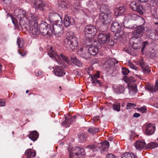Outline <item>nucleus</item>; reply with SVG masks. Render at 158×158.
<instances>
[{"label": "nucleus", "instance_id": "obj_1", "mask_svg": "<svg viewBox=\"0 0 158 158\" xmlns=\"http://www.w3.org/2000/svg\"><path fill=\"white\" fill-rule=\"evenodd\" d=\"M66 38L64 41V46L68 50L70 51L75 49L78 46V39L72 31L66 33Z\"/></svg>", "mask_w": 158, "mask_h": 158}, {"label": "nucleus", "instance_id": "obj_2", "mask_svg": "<svg viewBox=\"0 0 158 158\" xmlns=\"http://www.w3.org/2000/svg\"><path fill=\"white\" fill-rule=\"evenodd\" d=\"M100 12L99 19L103 25L108 24L111 23L112 20V17L109 14V10L105 5H102L100 7Z\"/></svg>", "mask_w": 158, "mask_h": 158}, {"label": "nucleus", "instance_id": "obj_3", "mask_svg": "<svg viewBox=\"0 0 158 158\" xmlns=\"http://www.w3.org/2000/svg\"><path fill=\"white\" fill-rule=\"evenodd\" d=\"M50 57L54 58L58 63H61L63 62H66L68 64L70 63V60L67 57L65 56L63 54L61 53L58 55L54 52L52 50V47L50 48V50L48 53Z\"/></svg>", "mask_w": 158, "mask_h": 158}, {"label": "nucleus", "instance_id": "obj_4", "mask_svg": "<svg viewBox=\"0 0 158 158\" xmlns=\"http://www.w3.org/2000/svg\"><path fill=\"white\" fill-rule=\"evenodd\" d=\"M47 27L50 29L51 35L52 34L56 37L60 36L63 34V27L62 25L57 24L48 25Z\"/></svg>", "mask_w": 158, "mask_h": 158}, {"label": "nucleus", "instance_id": "obj_5", "mask_svg": "<svg viewBox=\"0 0 158 158\" xmlns=\"http://www.w3.org/2000/svg\"><path fill=\"white\" fill-rule=\"evenodd\" d=\"M109 147V142L107 141H105L101 142L100 143H97L96 145L95 144L88 145L87 146V148L92 150L96 148H98L101 149V151H102L101 152H102V151H107Z\"/></svg>", "mask_w": 158, "mask_h": 158}, {"label": "nucleus", "instance_id": "obj_6", "mask_svg": "<svg viewBox=\"0 0 158 158\" xmlns=\"http://www.w3.org/2000/svg\"><path fill=\"white\" fill-rule=\"evenodd\" d=\"M84 31L85 36L94 37L97 33V30L95 26L90 25L86 26Z\"/></svg>", "mask_w": 158, "mask_h": 158}, {"label": "nucleus", "instance_id": "obj_7", "mask_svg": "<svg viewBox=\"0 0 158 158\" xmlns=\"http://www.w3.org/2000/svg\"><path fill=\"white\" fill-rule=\"evenodd\" d=\"M30 1L33 3V6L35 9L41 11L45 10L46 5L43 1L42 0H30Z\"/></svg>", "mask_w": 158, "mask_h": 158}, {"label": "nucleus", "instance_id": "obj_8", "mask_svg": "<svg viewBox=\"0 0 158 158\" xmlns=\"http://www.w3.org/2000/svg\"><path fill=\"white\" fill-rule=\"evenodd\" d=\"M109 39V36L104 32L100 33L98 35V44L100 46L107 43Z\"/></svg>", "mask_w": 158, "mask_h": 158}, {"label": "nucleus", "instance_id": "obj_9", "mask_svg": "<svg viewBox=\"0 0 158 158\" xmlns=\"http://www.w3.org/2000/svg\"><path fill=\"white\" fill-rule=\"evenodd\" d=\"M14 14L15 15L20 21L24 20L25 18L26 19L27 18V14L25 11L23 10L16 8L14 10Z\"/></svg>", "mask_w": 158, "mask_h": 158}, {"label": "nucleus", "instance_id": "obj_10", "mask_svg": "<svg viewBox=\"0 0 158 158\" xmlns=\"http://www.w3.org/2000/svg\"><path fill=\"white\" fill-rule=\"evenodd\" d=\"M47 26L46 23H42L39 25V31L42 35H47L50 36L51 33L50 30H47Z\"/></svg>", "mask_w": 158, "mask_h": 158}, {"label": "nucleus", "instance_id": "obj_11", "mask_svg": "<svg viewBox=\"0 0 158 158\" xmlns=\"http://www.w3.org/2000/svg\"><path fill=\"white\" fill-rule=\"evenodd\" d=\"M145 31V28L142 25H141L136 27L134 32V37H137L139 38L142 37Z\"/></svg>", "mask_w": 158, "mask_h": 158}, {"label": "nucleus", "instance_id": "obj_12", "mask_svg": "<svg viewBox=\"0 0 158 158\" xmlns=\"http://www.w3.org/2000/svg\"><path fill=\"white\" fill-rule=\"evenodd\" d=\"M74 154L77 156L81 155L82 157H84L85 155L84 149L78 147H75L72 151V154Z\"/></svg>", "mask_w": 158, "mask_h": 158}, {"label": "nucleus", "instance_id": "obj_13", "mask_svg": "<svg viewBox=\"0 0 158 158\" xmlns=\"http://www.w3.org/2000/svg\"><path fill=\"white\" fill-rule=\"evenodd\" d=\"M49 18L51 21L55 23L61 22L62 19L60 15L58 13L54 12H52L50 13L49 15Z\"/></svg>", "mask_w": 158, "mask_h": 158}, {"label": "nucleus", "instance_id": "obj_14", "mask_svg": "<svg viewBox=\"0 0 158 158\" xmlns=\"http://www.w3.org/2000/svg\"><path fill=\"white\" fill-rule=\"evenodd\" d=\"M53 72L55 75L58 77H63L65 74L63 68L57 66L55 67Z\"/></svg>", "mask_w": 158, "mask_h": 158}, {"label": "nucleus", "instance_id": "obj_15", "mask_svg": "<svg viewBox=\"0 0 158 158\" xmlns=\"http://www.w3.org/2000/svg\"><path fill=\"white\" fill-rule=\"evenodd\" d=\"M155 127L153 124L149 123L147 126L146 129V134L147 135H152L155 132Z\"/></svg>", "mask_w": 158, "mask_h": 158}, {"label": "nucleus", "instance_id": "obj_16", "mask_svg": "<svg viewBox=\"0 0 158 158\" xmlns=\"http://www.w3.org/2000/svg\"><path fill=\"white\" fill-rule=\"evenodd\" d=\"M100 48V47L98 44L97 46H94L89 47L88 48V51L90 55L94 56L97 54L98 52V48Z\"/></svg>", "mask_w": 158, "mask_h": 158}, {"label": "nucleus", "instance_id": "obj_17", "mask_svg": "<svg viewBox=\"0 0 158 158\" xmlns=\"http://www.w3.org/2000/svg\"><path fill=\"white\" fill-rule=\"evenodd\" d=\"M122 25L114 21L113 23L111 26V30L112 32H118V31L122 29Z\"/></svg>", "mask_w": 158, "mask_h": 158}, {"label": "nucleus", "instance_id": "obj_18", "mask_svg": "<svg viewBox=\"0 0 158 158\" xmlns=\"http://www.w3.org/2000/svg\"><path fill=\"white\" fill-rule=\"evenodd\" d=\"M29 30L33 35H36L39 34L40 31L38 30L37 23L36 22H34V24H32L30 27Z\"/></svg>", "mask_w": 158, "mask_h": 158}, {"label": "nucleus", "instance_id": "obj_19", "mask_svg": "<svg viewBox=\"0 0 158 158\" xmlns=\"http://www.w3.org/2000/svg\"><path fill=\"white\" fill-rule=\"evenodd\" d=\"M140 65L141 66L143 72L145 74H148L150 72V69L149 66L146 65L143 59L140 61Z\"/></svg>", "mask_w": 158, "mask_h": 158}, {"label": "nucleus", "instance_id": "obj_20", "mask_svg": "<svg viewBox=\"0 0 158 158\" xmlns=\"http://www.w3.org/2000/svg\"><path fill=\"white\" fill-rule=\"evenodd\" d=\"M126 11V8L124 6L119 7L114 11V15L117 17L122 15Z\"/></svg>", "mask_w": 158, "mask_h": 158}, {"label": "nucleus", "instance_id": "obj_21", "mask_svg": "<svg viewBox=\"0 0 158 158\" xmlns=\"http://www.w3.org/2000/svg\"><path fill=\"white\" fill-rule=\"evenodd\" d=\"M78 53L83 58H87L89 57V52H87V49L85 48H81L78 51Z\"/></svg>", "mask_w": 158, "mask_h": 158}, {"label": "nucleus", "instance_id": "obj_22", "mask_svg": "<svg viewBox=\"0 0 158 158\" xmlns=\"http://www.w3.org/2000/svg\"><path fill=\"white\" fill-rule=\"evenodd\" d=\"M146 143L144 141H141L138 140L135 143V148L139 150H142L143 148H145Z\"/></svg>", "mask_w": 158, "mask_h": 158}, {"label": "nucleus", "instance_id": "obj_23", "mask_svg": "<svg viewBox=\"0 0 158 158\" xmlns=\"http://www.w3.org/2000/svg\"><path fill=\"white\" fill-rule=\"evenodd\" d=\"M73 21V18L69 17L67 16H66L64 17V25L66 27H67L70 25H72L74 23Z\"/></svg>", "mask_w": 158, "mask_h": 158}, {"label": "nucleus", "instance_id": "obj_24", "mask_svg": "<svg viewBox=\"0 0 158 158\" xmlns=\"http://www.w3.org/2000/svg\"><path fill=\"white\" fill-rule=\"evenodd\" d=\"M39 137V133L36 131H30L29 135V138L33 141H35Z\"/></svg>", "mask_w": 158, "mask_h": 158}, {"label": "nucleus", "instance_id": "obj_25", "mask_svg": "<svg viewBox=\"0 0 158 158\" xmlns=\"http://www.w3.org/2000/svg\"><path fill=\"white\" fill-rule=\"evenodd\" d=\"M132 39L134 40V41L133 42V48L135 49H139L140 48L141 39L138 37V42H136V40H136V37H133Z\"/></svg>", "mask_w": 158, "mask_h": 158}, {"label": "nucleus", "instance_id": "obj_26", "mask_svg": "<svg viewBox=\"0 0 158 158\" xmlns=\"http://www.w3.org/2000/svg\"><path fill=\"white\" fill-rule=\"evenodd\" d=\"M135 10L139 13L140 15H142L143 14V12L145 11V9L144 7L141 4L137 3L136 9Z\"/></svg>", "mask_w": 158, "mask_h": 158}, {"label": "nucleus", "instance_id": "obj_27", "mask_svg": "<svg viewBox=\"0 0 158 158\" xmlns=\"http://www.w3.org/2000/svg\"><path fill=\"white\" fill-rule=\"evenodd\" d=\"M85 37V40L84 42V44L88 47L91 46L93 45V43L94 41V37Z\"/></svg>", "mask_w": 158, "mask_h": 158}, {"label": "nucleus", "instance_id": "obj_28", "mask_svg": "<svg viewBox=\"0 0 158 158\" xmlns=\"http://www.w3.org/2000/svg\"><path fill=\"white\" fill-rule=\"evenodd\" d=\"M25 154L27 158H31L35 156L36 153L35 152L32 151L31 149H28L26 151Z\"/></svg>", "mask_w": 158, "mask_h": 158}, {"label": "nucleus", "instance_id": "obj_29", "mask_svg": "<svg viewBox=\"0 0 158 158\" xmlns=\"http://www.w3.org/2000/svg\"><path fill=\"white\" fill-rule=\"evenodd\" d=\"M126 33L122 30H120L118 32H117L115 33V36L114 38L117 39H120L121 38H123L124 37Z\"/></svg>", "mask_w": 158, "mask_h": 158}, {"label": "nucleus", "instance_id": "obj_30", "mask_svg": "<svg viewBox=\"0 0 158 158\" xmlns=\"http://www.w3.org/2000/svg\"><path fill=\"white\" fill-rule=\"evenodd\" d=\"M70 58L71 61L73 64H74L75 65L78 67H81L82 66V64L80 60L77 59L75 56L73 55L71 56Z\"/></svg>", "mask_w": 158, "mask_h": 158}, {"label": "nucleus", "instance_id": "obj_31", "mask_svg": "<svg viewBox=\"0 0 158 158\" xmlns=\"http://www.w3.org/2000/svg\"><path fill=\"white\" fill-rule=\"evenodd\" d=\"M72 122H73L71 121V120L69 116L67 118L65 117V120L61 124L65 127H69V125Z\"/></svg>", "mask_w": 158, "mask_h": 158}, {"label": "nucleus", "instance_id": "obj_32", "mask_svg": "<svg viewBox=\"0 0 158 158\" xmlns=\"http://www.w3.org/2000/svg\"><path fill=\"white\" fill-rule=\"evenodd\" d=\"M27 18L29 20H32V24H34V22H36L38 18L37 16L32 14H30L27 15Z\"/></svg>", "mask_w": 158, "mask_h": 158}, {"label": "nucleus", "instance_id": "obj_33", "mask_svg": "<svg viewBox=\"0 0 158 158\" xmlns=\"http://www.w3.org/2000/svg\"><path fill=\"white\" fill-rule=\"evenodd\" d=\"M158 146V143L156 142H151L145 146L146 149H153Z\"/></svg>", "mask_w": 158, "mask_h": 158}, {"label": "nucleus", "instance_id": "obj_34", "mask_svg": "<svg viewBox=\"0 0 158 158\" xmlns=\"http://www.w3.org/2000/svg\"><path fill=\"white\" fill-rule=\"evenodd\" d=\"M99 131V129L98 128L90 127L87 130V131L91 134H94L97 132Z\"/></svg>", "mask_w": 158, "mask_h": 158}, {"label": "nucleus", "instance_id": "obj_35", "mask_svg": "<svg viewBox=\"0 0 158 158\" xmlns=\"http://www.w3.org/2000/svg\"><path fill=\"white\" fill-rule=\"evenodd\" d=\"M126 81L128 83V86L132 85V83L136 81L134 78L131 76L129 77H127Z\"/></svg>", "mask_w": 158, "mask_h": 158}, {"label": "nucleus", "instance_id": "obj_36", "mask_svg": "<svg viewBox=\"0 0 158 158\" xmlns=\"http://www.w3.org/2000/svg\"><path fill=\"white\" fill-rule=\"evenodd\" d=\"M124 90V86L123 85H119L115 89L116 91L118 93H123Z\"/></svg>", "mask_w": 158, "mask_h": 158}, {"label": "nucleus", "instance_id": "obj_37", "mask_svg": "<svg viewBox=\"0 0 158 158\" xmlns=\"http://www.w3.org/2000/svg\"><path fill=\"white\" fill-rule=\"evenodd\" d=\"M91 79L92 81V83L93 84H95L98 86H102V84L101 82L100 81L94 79L93 77H91Z\"/></svg>", "mask_w": 158, "mask_h": 158}, {"label": "nucleus", "instance_id": "obj_38", "mask_svg": "<svg viewBox=\"0 0 158 158\" xmlns=\"http://www.w3.org/2000/svg\"><path fill=\"white\" fill-rule=\"evenodd\" d=\"M145 89L152 92H155L156 90L157 89L152 86L150 85H148L145 87Z\"/></svg>", "mask_w": 158, "mask_h": 158}, {"label": "nucleus", "instance_id": "obj_39", "mask_svg": "<svg viewBox=\"0 0 158 158\" xmlns=\"http://www.w3.org/2000/svg\"><path fill=\"white\" fill-rule=\"evenodd\" d=\"M11 19L12 23L15 26L18 28L19 29L20 27H21L20 23L19 24L17 22V20L15 17H12Z\"/></svg>", "mask_w": 158, "mask_h": 158}, {"label": "nucleus", "instance_id": "obj_40", "mask_svg": "<svg viewBox=\"0 0 158 158\" xmlns=\"http://www.w3.org/2000/svg\"><path fill=\"white\" fill-rule=\"evenodd\" d=\"M129 89L130 90H132L135 93L137 92L138 90L137 88V85L136 84H135L134 85H133L128 86Z\"/></svg>", "mask_w": 158, "mask_h": 158}, {"label": "nucleus", "instance_id": "obj_41", "mask_svg": "<svg viewBox=\"0 0 158 158\" xmlns=\"http://www.w3.org/2000/svg\"><path fill=\"white\" fill-rule=\"evenodd\" d=\"M113 108L114 110L117 111H120V105L119 103H115L113 105Z\"/></svg>", "mask_w": 158, "mask_h": 158}, {"label": "nucleus", "instance_id": "obj_42", "mask_svg": "<svg viewBox=\"0 0 158 158\" xmlns=\"http://www.w3.org/2000/svg\"><path fill=\"white\" fill-rule=\"evenodd\" d=\"M131 156H134V154L133 153H130L128 152H125L122 155L121 158H131Z\"/></svg>", "mask_w": 158, "mask_h": 158}, {"label": "nucleus", "instance_id": "obj_43", "mask_svg": "<svg viewBox=\"0 0 158 158\" xmlns=\"http://www.w3.org/2000/svg\"><path fill=\"white\" fill-rule=\"evenodd\" d=\"M79 141L81 143L84 142L86 140V138L83 133H81L78 135Z\"/></svg>", "mask_w": 158, "mask_h": 158}, {"label": "nucleus", "instance_id": "obj_44", "mask_svg": "<svg viewBox=\"0 0 158 158\" xmlns=\"http://www.w3.org/2000/svg\"><path fill=\"white\" fill-rule=\"evenodd\" d=\"M17 43L18 44L19 47L21 48V49H24V47L23 41V40H20L18 39Z\"/></svg>", "mask_w": 158, "mask_h": 158}, {"label": "nucleus", "instance_id": "obj_45", "mask_svg": "<svg viewBox=\"0 0 158 158\" xmlns=\"http://www.w3.org/2000/svg\"><path fill=\"white\" fill-rule=\"evenodd\" d=\"M68 4V2L67 1H60L59 3V5L61 7L63 8H66L67 7V6Z\"/></svg>", "mask_w": 158, "mask_h": 158}, {"label": "nucleus", "instance_id": "obj_46", "mask_svg": "<svg viewBox=\"0 0 158 158\" xmlns=\"http://www.w3.org/2000/svg\"><path fill=\"white\" fill-rule=\"evenodd\" d=\"M136 105L135 103H127V109H130L132 108H134L136 106Z\"/></svg>", "mask_w": 158, "mask_h": 158}, {"label": "nucleus", "instance_id": "obj_47", "mask_svg": "<svg viewBox=\"0 0 158 158\" xmlns=\"http://www.w3.org/2000/svg\"><path fill=\"white\" fill-rule=\"evenodd\" d=\"M137 3L135 2H132L130 3V7L134 10H135V9H136Z\"/></svg>", "mask_w": 158, "mask_h": 158}, {"label": "nucleus", "instance_id": "obj_48", "mask_svg": "<svg viewBox=\"0 0 158 158\" xmlns=\"http://www.w3.org/2000/svg\"><path fill=\"white\" fill-rule=\"evenodd\" d=\"M24 49H21L18 50V51L19 53L22 56H25L26 54V52L23 50Z\"/></svg>", "mask_w": 158, "mask_h": 158}, {"label": "nucleus", "instance_id": "obj_49", "mask_svg": "<svg viewBox=\"0 0 158 158\" xmlns=\"http://www.w3.org/2000/svg\"><path fill=\"white\" fill-rule=\"evenodd\" d=\"M148 44H149V43L148 42V41H144L143 43V44H142L143 47L141 49V52H143V51H144V49L145 48L146 46L148 45Z\"/></svg>", "mask_w": 158, "mask_h": 158}, {"label": "nucleus", "instance_id": "obj_50", "mask_svg": "<svg viewBox=\"0 0 158 158\" xmlns=\"http://www.w3.org/2000/svg\"><path fill=\"white\" fill-rule=\"evenodd\" d=\"M138 110L139 111H141L142 113H146V112L147 107L146 106H144L141 108H138Z\"/></svg>", "mask_w": 158, "mask_h": 158}, {"label": "nucleus", "instance_id": "obj_51", "mask_svg": "<svg viewBox=\"0 0 158 158\" xmlns=\"http://www.w3.org/2000/svg\"><path fill=\"white\" fill-rule=\"evenodd\" d=\"M156 54L155 51L154 50H152L150 52L149 57L151 58H153L155 56Z\"/></svg>", "mask_w": 158, "mask_h": 158}, {"label": "nucleus", "instance_id": "obj_52", "mask_svg": "<svg viewBox=\"0 0 158 158\" xmlns=\"http://www.w3.org/2000/svg\"><path fill=\"white\" fill-rule=\"evenodd\" d=\"M129 72V71L126 68H122V73L124 75H127Z\"/></svg>", "mask_w": 158, "mask_h": 158}, {"label": "nucleus", "instance_id": "obj_53", "mask_svg": "<svg viewBox=\"0 0 158 158\" xmlns=\"http://www.w3.org/2000/svg\"><path fill=\"white\" fill-rule=\"evenodd\" d=\"M128 65L129 66L131 69H134L136 70H137L138 68L137 67H136L135 65L134 64L131 63H128Z\"/></svg>", "mask_w": 158, "mask_h": 158}, {"label": "nucleus", "instance_id": "obj_54", "mask_svg": "<svg viewBox=\"0 0 158 158\" xmlns=\"http://www.w3.org/2000/svg\"><path fill=\"white\" fill-rule=\"evenodd\" d=\"M125 51L127 53L131 55H132L133 54V52L132 50V49L131 48H128L127 49H125Z\"/></svg>", "mask_w": 158, "mask_h": 158}, {"label": "nucleus", "instance_id": "obj_55", "mask_svg": "<svg viewBox=\"0 0 158 158\" xmlns=\"http://www.w3.org/2000/svg\"><path fill=\"white\" fill-rule=\"evenodd\" d=\"M93 77L94 79H97V78L99 77V75L98 73H97L95 74H94V76H91L90 77Z\"/></svg>", "mask_w": 158, "mask_h": 158}, {"label": "nucleus", "instance_id": "obj_56", "mask_svg": "<svg viewBox=\"0 0 158 158\" xmlns=\"http://www.w3.org/2000/svg\"><path fill=\"white\" fill-rule=\"evenodd\" d=\"M131 19L132 20H136L137 19V18H138V16L136 14H133L131 15Z\"/></svg>", "mask_w": 158, "mask_h": 158}, {"label": "nucleus", "instance_id": "obj_57", "mask_svg": "<svg viewBox=\"0 0 158 158\" xmlns=\"http://www.w3.org/2000/svg\"><path fill=\"white\" fill-rule=\"evenodd\" d=\"M106 158H115V157L114 155L110 153L107 155Z\"/></svg>", "mask_w": 158, "mask_h": 158}, {"label": "nucleus", "instance_id": "obj_58", "mask_svg": "<svg viewBox=\"0 0 158 158\" xmlns=\"http://www.w3.org/2000/svg\"><path fill=\"white\" fill-rule=\"evenodd\" d=\"M3 2L6 4H10L11 2V0H2Z\"/></svg>", "mask_w": 158, "mask_h": 158}, {"label": "nucleus", "instance_id": "obj_59", "mask_svg": "<svg viewBox=\"0 0 158 158\" xmlns=\"http://www.w3.org/2000/svg\"><path fill=\"white\" fill-rule=\"evenodd\" d=\"M69 118L71 120V121H72L73 122L75 120V119L76 118V116H69Z\"/></svg>", "mask_w": 158, "mask_h": 158}, {"label": "nucleus", "instance_id": "obj_60", "mask_svg": "<svg viewBox=\"0 0 158 158\" xmlns=\"http://www.w3.org/2000/svg\"><path fill=\"white\" fill-rule=\"evenodd\" d=\"M140 115L139 114L137 113H135L133 114V117H134L138 118L140 117Z\"/></svg>", "mask_w": 158, "mask_h": 158}, {"label": "nucleus", "instance_id": "obj_61", "mask_svg": "<svg viewBox=\"0 0 158 158\" xmlns=\"http://www.w3.org/2000/svg\"><path fill=\"white\" fill-rule=\"evenodd\" d=\"M108 43V44L109 45H113L114 44V42L113 40H111L107 42Z\"/></svg>", "mask_w": 158, "mask_h": 158}, {"label": "nucleus", "instance_id": "obj_62", "mask_svg": "<svg viewBox=\"0 0 158 158\" xmlns=\"http://www.w3.org/2000/svg\"><path fill=\"white\" fill-rule=\"evenodd\" d=\"M157 13L156 12L155 13H152V15H154L156 18L158 19V15H157ZM155 24H158V23H155Z\"/></svg>", "mask_w": 158, "mask_h": 158}, {"label": "nucleus", "instance_id": "obj_63", "mask_svg": "<svg viewBox=\"0 0 158 158\" xmlns=\"http://www.w3.org/2000/svg\"><path fill=\"white\" fill-rule=\"evenodd\" d=\"M31 112V111L30 110H25V113L26 114H30Z\"/></svg>", "mask_w": 158, "mask_h": 158}, {"label": "nucleus", "instance_id": "obj_64", "mask_svg": "<svg viewBox=\"0 0 158 158\" xmlns=\"http://www.w3.org/2000/svg\"><path fill=\"white\" fill-rule=\"evenodd\" d=\"M115 61V59L114 58H112L111 59H110L109 60V62L110 63H113L114 62V61Z\"/></svg>", "mask_w": 158, "mask_h": 158}]
</instances>
